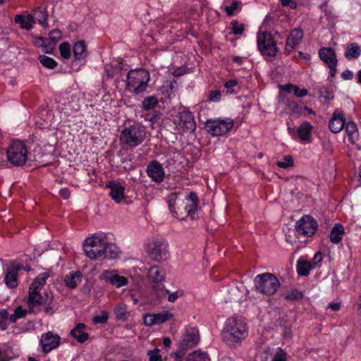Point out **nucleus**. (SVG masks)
Wrapping results in <instances>:
<instances>
[{"label": "nucleus", "instance_id": "nucleus-21", "mask_svg": "<svg viewBox=\"0 0 361 361\" xmlns=\"http://www.w3.org/2000/svg\"><path fill=\"white\" fill-rule=\"evenodd\" d=\"M303 37L302 30L296 28L291 31L286 39V50L288 52L293 51L299 45Z\"/></svg>", "mask_w": 361, "mask_h": 361}, {"label": "nucleus", "instance_id": "nucleus-52", "mask_svg": "<svg viewBox=\"0 0 361 361\" xmlns=\"http://www.w3.org/2000/svg\"><path fill=\"white\" fill-rule=\"evenodd\" d=\"M293 94L298 97H303L307 95V92L305 89H300L299 87L294 85Z\"/></svg>", "mask_w": 361, "mask_h": 361}, {"label": "nucleus", "instance_id": "nucleus-41", "mask_svg": "<svg viewBox=\"0 0 361 361\" xmlns=\"http://www.w3.org/2000/svg\"><path fill=\"white\" fill-rule=\"evenodd\" d=\"M164 293L168 294V300L171 302H175L178 298L183 295L182 290H177L173 293H170L168 290H163V293L159 295V296H164Z\"/></svg>", "mask_w": 361, "mask_h": 361}, {"label": "nucleus", "instance_id": "nucleus-10", "mask_svg": "<svg viewBox=\"0 0 361 361\" xmlns=\"http://www.w3.org/2000/svg\"><path fill=\"white\" fill-rule=\"evenodd\" d=\"M233 121L231 118L209 119L205 123V129L212 136H222L226 135L233 128Z\"/></svg>", "mask_w": 361, "mask_h": 361}, {"label": "nucleus", "instance_id": "nucleus-54", "mask_svg": "<svg viewBox=\"0 0 361 361\" xmlns=\"http://www.w3.org/2000/svg\"><path fill=\"white\" fill-rule=\"evenodd\" d=\"M8 267L10 269H11L13 271L14 270L16 274H18V272L19 271H20V270L24 269V266L22 264L16 263V262H13L11 264H10Z\"/></svg>", "mask_w": 361, "mask_h": 361}, {"label": "nucleus", "instance_id": "nucleus-38", "mask_svg": "<svg viewBox=\"0 0 361 361\" xmlns=\"http://www.w3.org/2000/svg\"><path fill=\"white\" fill-rule=\"evenodd\" d=\"M158 104V99L154 96L147 97L142 102V107L145 110H149L155 107Z\"/></svg>", "mask_w": 361, "mask_h": 361}, {"label": "nucleus", "instance_id": "nucleus-40", "mask_svg": "<svg viewBox=\"0 0 361 361\" xmlns=\"http://www.w3.org/2000/svg\"><path fill=\"white\" fill-rule=\"evenodd\" d=\"M9 313L5 309H0V328L1 330L7 329V320H8Z\"/></svg>", "mask_w": 361, "mask_h": 361}, {"label": "nucleus", "instance_id": "nucleus-51", "mask_svg": "<svg viewBox=\"0 0 361 361\" xmlns=\"http://www.w3.org/2000/svg\"><path fill=\"white\" fill-rule=\"evenodd\" d=\"M238 82L235 80H231L227 81L224 86L226 89V92L229 94H232L235 91V87H237Z\"/></svg>", "mask_w": 361, "mask_h": 361}, {"label": "nucleus", "instance_id": "nucleus-1", "mask_svg": "<svg viewBox=\"0 0 361 361\" xmlns=\"http://www.w3.org/2000/svg\"><path fill=\"white\" fill-rule=\"evenodd\" d=\"M110 234L103 232L94 233L85 238L83 250L91 259L102 260L116 259L118 257V247L110 241Z\"/></svg>", "mask_w": 361, "mask_h": 361}, {"label": "nucleus", "instance_id": "nucleus-59", "mask_svg": "<svg viewBox=\"0 0 361 361\" xmlns=\"http://www.w3.org/2000/svg\"><path fill=\"white\" fill-rule=\"evenodd\" d=\"M293 87H294V85H290V84H286V85L280 86L281 90H283L288 93L293 92Z\"/></svg>", "mask_w": 361, "mask_h": 361}, {"label": "nucleus", "instance_id": "nucleus-61", "mask_svg": "<svg viewBox=\"0 0 361 361\" xmlns=\"http://www.w3.org/2000/svg\"><path fill=\"white\" fill-rule=\"evenodd\" d=\"M300 114L303 115L314 114V112L307 106L300 107Z\"/></svg>", "mask_w": 361, "mask_h": 361}, {"label": "nucleus", "instance_id": "nucleus-19", "mask_svg": "<svg viewBox=\"0 0 361 361\" xmlns=\"http://www.w3.org/2000/svg\"><path fill=\"white\" fill-rule=\"evenodd\" d=\"M200 340L199 333L197 329L192 328L187 330L180 340V345L183 349L195 346Z\"/></svg>", "mask_w": 361, "mask_h": 361}, {"label": "nucleus", "instance_id": "nucleus-18", "mask_svg": "<svg viewBox=\"0 0 361 361\" xmlns=\"http://www.w3.org/2000/svg\"><path fill=\"white\" fill-rule=\"evenodd\" d=\"M110 189L109 195L117 203H120L125 197V187L120 182L111 180L106 185Z\"/></svg>", "mask_w": 361, "mask_h": 361}, {"label": "nucleus", "instance_id": "nucleus-46", "mask_svg": "<svg viewBox=\"0 0 361 361\" xmlns=\"http://www.w3.org/2000/svg\"><path fill=\"white\" fill-rule=\"evenodd\" d=\"M61 37V32L59 29H54L49 32V40H50L49 44H56Z\"/></svg>", "mask_w": 361, "mask_h": 361}, {"label": "nucleus", "instance_id": "nucleus-20", "mask_svg": "<svg viewBox=\"0 0 361 361\" xmlns=\"http://www.w3.org/2000/svg\"><path fill=\"white\" fill-rule=\"evenodd\" d=\"M345 123L344 114L341 111L336 109L329 123L330 130L334 133H337L344 128Z\"/></svg>", "mask_w": 361, "mask_h": 361}, {"label": "nucleus", "instance_id": "nucleus-26", "mask_svg": "<svg viewBox=\"0 0 361 361\" xmlns=\"http://www.w3.org/2000/svg\"><path fill=\"white\" fill-rule=\"evenodd\" d=\"M148 277L155 283H159L164 280L165 272L157 266H153L148 271Z\"/></svg>", "mask_w": 361, "mask_h": 361}, {"label": "nucleus", "instance_id": "nucleus-45", "mask_svg": "<svg viewBox=\"0 0 361 361\" xmlns=\"http://www.w3.org/2000/svg\"><path fill=\"white\" fill-rule=\"evenodd\" d=\"M286 360H287L286 353L283 350H282L281 348H278L272 357V361H286Z\"/></svg>", "mask_w": 361, "mask_h": 361}, {"label": "nucleus", "instance_id": "nucleus-43", "mask_svg": "<svg viewBox=\"0 0 361 361\" xmlns=\"http://www.w3.org/2000/svg\"><path fill=\"white\" fill-rule=\"evenodd\" d=\"M231 32L235 35L242 34L244 31V25L238 21L233 20L231 26Z\"/></svg>", "mask_w": 361, "mask_h": 361}, {"label": "nucleus", "instance_id": "nucleus-3", "mask_svg": "<svg viewBox=\"0 0 361 361\" xmlns=\"http://www.w3.org/2000/svg\"><path fill=\"white\" fill-rule=\"evenodd\" d=\"M185 202L181 200L178 195L176 193L170 194L167 197L168 206L173 216L178 219L180 214H182V210H184L188 215L195 213L198 207V197L195 192H190L185 198Z\"/></svg>", "mask_w": 361, "mask_h": 361}, {"label": "nucleus", "instance_id": "nucleus-30", "mask_svg": "<svg viewBox=\"0 0 361 361\" xmlns=\"http://www.w3.org/2000/svg\"><path fill=\"white\" fill-rule=\"evenodd\" d=\"M344 228L341 224H336L330 233V240L332 243L338 244L343 238Z\"/></svg>", "mask_w": 361, "mask_h": 361}, {"label": "nucleus", "instance_id": "nucleus-14", "mask_svg": "<svg viewBox=\"0 0 361 361\" xmlns=\"http://www.w3.org/2000/svg\"><path fill=\"white\" fill-rule=\"evenodd\" d=\"M100 279L116 288L124 286L128 283V279L119 275L116 270H104L100 275Z\"/></svg>", "mask_w": 361, "mask_h": 361}, {"label": "nucleus", "instance_id": "nucleus-63", "mask_svg": "<svg viewBox=\"0 0 361 361\" xmlns=\"http://www.w3.org/2000/svg\"><path fill=\"white\" fill-rule=\"evenodd\" d=\"M329 307L331 308L333 311H338L341 308L340 302L330 303L329 305Z\"/></svg>", "mask_w": 361, "mask_h": 361}, {"label": "nucleus", "instance_id": "nucleus-8", "mask_svg": "<svg viewBox=\"0 0 361 361\" xmlns=\"http://www.w3.org/2000/svg\"><path fill=\"white\" fill-rule=\"evenodd\" d=\"M7 159L13 165L20 166L25 164L27 159V149L26 145L20 140L12 142L6 151Z\"/></svg>", "mask_w": 361, "mask_h": 361}, {"label": "nucleus", "instance_id": "nucleus-57", "mask_svg": "<svg viewBox=\"0 0 361 361\" xmlns=\"http://www.w3.org/2000/svg\"><path fill=\"white\" fill-rule=\"evenodd\" d=\"M56 65L57 63L54 59L47 56V68L53 69Z\"/></svg>", "mask_w": 361, "mask_h": 361}, {"label": "nucleus", "instance_id": "nucleus-58", "mask_svg": "<svg viewBox=\"0 0 361 361\" xmlns=\"http://www.w3.org/2000/svg\"><path fill=\"white\" fill-rule=\"evenodd\" d=\"M283 6H290L291 8H296V3L293 0H281Z\"/></svg>", "mask_w": 361, "mask_h": 361}, {"label": "nucleus", "instance_id": "nucleus-49", "mask_svg": "<svg viewBox=\"0 0 361 361\" xmlns=\"http://www.w3.org/2000/svg\"><path fill=\"white\" fill-rule=\"evenodd\" d=\"M221 94L218 90L211 91L209 94L207 101L210 102H217L221 99Z\"/></svg>", "mask_w": 361, "mask_h": 361}, {"label": "nucleus", "instance_id": "nucleus-33", "mask_svg": "<svg viewBox=\"0 0 361 361\" xmlns=\"http://www.w3.org/2000/svg\"><path fill=\"white\" fill-rule=\"evenodd\" d=\"M360 54L361 49L357 44L351 43L347 46L345 55L348 59H357Z\"/></svg>", "mask_w": 361, "mask_h": 361}, {"label": "nucleus", "instance_id": "nucleus-42", "mask_svg": "<svg viewBox=\"0 0 361 361\" xmlns=\"http://www.w3.org/2000/svg\"><path fill=\"white\" fill-rule=\"evenodd\" d=\"M276 164L281 169H286L293 165V159L291 156L287 155L283 160L277 161Z\"/></svg>", "mask_w": 361, "mask_h": 361}, {"label": "nucleus", "instance_id": "nucleus-13", "mask_svg": "<svg viewBox=\"0 0 361 361\" xmlns=\"http://www.w3.org/2000/svg\"><path fill=\"white\" fill-rule=\"evenodd\" d=\"M73 51L74 59L71 68L73 71H78L86 61L87 51L85 43L81 41L76 42L73 46Z\"/></svg>", "mask_w": 361, "mask_h": 361}, {"label": "nucleus", "instance_id": "nucleus-60", "mask_svg": "<svg viewBox=\"0 0 361 361\" xmlns=\"http://www.w3.org/2000/svg\"><path fill=\"white\" fill-rule=\"evenodd\" d=\"M341 75L344 80H350L353 77V73L350 70H345L342 73Z\"/></svg>", "mask_w": 361, "mask_h": 361}, {"label": "nucleus", "instance_id": "nucleus-56", "mask_svg": "<svg viewBox=\"0 0 361 361\" xmlns=\"http://www.w3.org/2000/svg\"><path fill=\"white\" fill-rule=\"evenodd\" d=\"M33 43L35 46L39 47H44L45 45V40L42 37H35L33 40Z\"/></svg>", "mask_w": 361, "mask_h": 361}, {"label": "nucleus", "instance_id": "nucleus-6", "mask_svg": "<svg viewBox=\"0 0 361 361\" xmlns=\"http://www.w3.org/2000/svg\"><path fill=\"white\" fill-rule=\"evenodd\" d=\"M45 283V274H41L31 283L29 288V295L26 299L30 312L38 311L43 304V298L40 293Z\"/></svg>", "mask_w": 361, "mask_h": 361}, {"label": "nucleus", "instance_id": "nucleus-53", "mask_svg": "<svg viewBox=\"0 0 361 361\" xmlns=\"http://www.w3.org/2000/svg\"><path fill=\"white\" fill-rule=\"evenodd\" d=\"M10 359L8 350L0 348V361H8Z\"/></svg>", "mask_w": 361, "mask_h": 361}, {"label": "nucleus", "instance_id": "nucleus-2", "mask_svg": "<svg viewBox=\"0 0 361 361\" xmlns=\"http://www.w3.org/2000/svg\"><path fill=\"white\" fill-rule=\"evenodd\" d=\"M248 335V326L243 317H231L224 324L221 336L229 345L240 343Z\"/></svg>", "mask_w": 361, "mask_h": 361}, {"label": "nucleus", "instance_id": "nucleus-15", "mask_svg": "<svg viewBox=\"0 0 361 361\" xmlns=\"http://www.w3.org/2000/svg\"><path fill=\"white\" fill-rule=\"evenodd\" d=\"M173 314L169 311H162L156 314H146L143 322L146 326L159 325L172 319Z\"/></svg>", "mask_w": 361, "mask_h": 361}, {"label": "nucleus", "instance_id": "nucleus-37", "mask_svg": "<svg viewBox=\"0 0 361 361\" xmlns=\"http://www.w3.org/2000/svg\"><path fill=\"white\" fill-rule=\"evenodd\" d=\"M27 313V310L23 309L22 306H18L14 310V312L9 314L8 320L11 323L14 324L18 319L25 317Z\"/></svg>", "mask_w": 361, "mask_h": 361}, {"label": "nucleus", "instance_id": "nucleus-27", "mask_svg": "<svg viewBox=\"0 0 361 361\" xmlns=\"http://www.w3.org/2000/svg\"><path fill=\"white\" fill-rule=\"evenodd\" d=\"M85 325L82 323L78 324L71 332V334L78 342L82 343L88 339V334L84 332Z\"/></svg>", "mask_w": 361, "mask_h": 361}, {"label": "nucleus", "instance_id": "nucleus-39", "mask_svg": "<svg viewBox=\"0 0 361 361\" xmlns=\"http://www.w3.org/2000/svg\"><path fill=\"white\" fill-rule=\"evenodd\" d=\"M59 51L63 59H68L71 55V45L67 42L61 43L59 46Z\"/></svg>", "mask_w": 361, "mask_h": 361}, {"label": "nucleus", "instance_id": "nucleus-36", "mask_svg": "<svg viewBox=\"0 0 361 361\" xmlns=\"http://www.w3.org/2000/svg\"><path fill=\"white\" fill-rule=\"evenodd\" d=\"M31 18L33 23H38L44 25L45 24V9L38 8L34 10L31 14Z\"/></svg>", "mask_w": 361, "mask_h": 361}, {"label": "nucleus", "instance_id": "nucleus-9", "mask_svg": "<svg viewBox=\"0 0 361 361\" xmlns=\"http://www.w3.org/2000/svg\"><path fill=\"white\" fill-rule=\"evenodd\" d=\"M145 249L152 260L160 262L166 257L168 244L161 239L152 238L145 243Z\"/></svg>", "mask_w": 361, "mask_h": 361}, {"label": "nucleus", "instance_id": "nucleus-44", "mask_svg": "<svg viewBox=\"0 0 361 361\" xmlns=\"http://www.w3.org/2000/svg\"><path fill=\"white\" fill-rule=\"evenodd\" d=\"M109 319V314L106 311H102L100 314L93 317L94 324H105Z\"/></svg>", "mask_w": 361, "mask_h": 361}, {"label": "nucleus", "instance_id": "nucleus-31", "mask_svg": "<svg viewBox=\"0 0 361 361\" xmlns=\"http://www.w3.org/2000/svg\"><path fill=\"white\" fill-rule=\"evenodd\" d=\"M61 338L58 334L51 332L47 333V353L57 348L60 343Z\"/></svg>", "mask_w": 361, "mask_h": 361}, {"label": "nucleus", "instance_id": "nucleus-12", "mask_svg": "<svg viewBox=\"0 0 361 361\" xmlns=\"http://www.w3.org/2000/svg\"><path fill=\"white\" fill-rule=\"evenodd\" d=\"M317 221L309 215H304L295 224V229L299 235L312 236L317 230Z\"/></svg>", "mask_w": 361, "mask_h": 361}, {"label": "nucleus", "instance_id": "nucleus-22", "mask_svg": "<svg viewBox=\"0 0 361 361\" xmlns=\"http://www.w3.org/2000/svg\"><path fill=\"white\" fill-rule=\"evenodd\" d=\"M320 59L328 65L333 66L337 65V59L334 50L331 48L323 47L319 51Z\"/></svg>", "mask_w": 361, "mask_h": 361}, {"label": "nucleus", "instance_id": "nucleus-7", "mask_svg": "<svg viewBox=\"0 0 361 361\" xmlns=\"http://www.w3.org/2000/svg\"><path fill=\"white\" fill-rule=\"evenodd\" d=\"M254 282L256 289L267 295L274 294L280 286L279 279L270 273L257 275Z\"/></svg>", "mask_w": 361, "mask_h": 361}, {"label": "nucleus", "instance_id": "nucleus-28", "mask_svg": "<svg viewBox=\"0 0 361 361\" xmlns=\"http://www.w3.org/2000/svg\"><path fill=\"white\" fill-rule=\"evenodd\" d=\"M14 21L16 23L19 24L21 28L25 30H30L33 24L30 14L26 16L18 14L15 16Z\"/></svg>", "mask_w": 361, "mask_h": 361}, {"label": "nucleus", "instance_id": "nucleus-62", "mask_svg": "<svg viewBox=\"0 0 361 361\" xmlns=\"http://www.w3.org/2000/svg\"><path fill=\"white\" fill-rule=\"evenodd\" d=\"M59 193L64 199H68L70 196V192L67 188L61 189Z\"/></svg>", "mask_w": 361, "mask_h": 361}, {"label": "nucleus", "instance_id": "nucleus-55", "mask_svg": "<svg viewBox=\"0 0 361 361\" xmlns=\"http://www.w3.org/2000/svg\"><path fill=\"white\" fill-rule=\"evenodd\" d=\"M322 254L320 252H317L314 255L312 262V265L314 266V268L319 265V264L322 262Z\"/></svg>", "mask_w": 361, "mask_h": 361}, {"label": "nucleus", "instance_id": "nucleus-5", "mask_svg": "<svg viewBox=\"0 0 361 361\" xmlns=\"http://www.w3.org/2000/svg\"><path fill=\"white\" fill-rule=\"evenodd\" d=\"M147 131L145 127L135 123L124 128L120 135V142L123 146L135 148L145 140Z\"/></svg>", "mask_w": 361, "mask_h": 361}, {"label": "nucleus", "instance_id": "nucleus-29", "mask_svg": "<svg viewBox=\"0 0 361 361\" xmlns=\"http://www.w3.org/2000/svg\"><path fill=\"white\" fill-rule=\"evenodd\" d=\"M314 268L312 262L300 259L297 262V271L299 275L307 276Z\"/></svg>", "mask_w": 361, "mask_h": 361}, {"label": "nucleus", "instance_id": "nucleus-17", "mask_svg": "<svg viewBox=\"0 0 361 361\" xmlns=\"http://www.w3.org/2000/svg\"><path fill=\"white\" fill-rule=\"evenodd\" d=\"M178 124L181 126L184 130L194 131L196 128V123L192 114L187 110L183 109L178 112Z\"/></svg>", "mask_w": 361, "mask_h": 361}, {"label": "nucleus", "instance_id": "nucleus-23", "mask_svg": "<svg viewBox=\"0 0 361 361\" xmlns=\"http://www.w3.org/2000/svg\"><path fill=\"white\" fill-rule=\"evenodd\" d=\"M312 128L313 126L309 122L302 123L297 130L299 139L301 141L310 142Z\"/></svg>", "mask_w": 361, "mask_h": 361}, {"label": "nucleus", "instance_id": "nucleus-64", "mask_svg": "<svg viewBox=\"0 0 361 361\" xmlns=\"http://www.w3.org/2000/svg\"><path fill=\"white\" fill-rule=\"evenodd\" d=\"M233 61L238 65L240 66L243 63V58L240 56H234L233 58Z\"/></svg>", "mask_w": 361, "mask_h": 361}, {"label": "nucleus", "instance_id": "nucleus-47", "mask_svg": "<svg viewBox=\"0 0 361 361\" xmlns=\"http://www.w3.org/2000/svg\"><path fill=\"white\" fill-rule=\"evenodd\" d=\"M302 296L303 295L300 291L294 289L288 292L285 295V298L290 300H295L302 298Z\"/></svg>", "mask_w": 361, "mask_h": 361}, {"label": "nucleus", "instance_id": "nucleus-24", "mask_svg": "<svg viewBox=\"0 0 361 361\" xmlns=\"http://www.w3.org/2000/svg\"><path fill=\"white\" fill-rule=\"evenodd\" d=\"M346 138L353 145L357 144L359 140V133L356 124L353 122H348L345 125Z\"/></svg>", "mask_w": 361, "mask_h": 361}, {"label": "nucleus", "instance_id": "nucleus-35", "mask_svg": "<svg viewBox=\"0 0 361 361\" xmlns=\"http://www.w3.org/2000/svg\"><path fill=\"white\" fill-rule=\"evenodd\" d=\"M186 361H210V358L207 353L195 350L188 355Z\"/></svg>", "mask_w": 361, "mask_h": 361}, {"label": "nucleus", "instance_id": "nucleus-4", "mask_svg": "<svg viewBox=\"0 0 361 361\" xmlns=\"http://www.w3.org/2000/svg\"><path fill=\"white\" fill-rule=\"evenodd\" d=\"M149 80V73L146 69L131 70L126 78L127 89L135 94H142L146 91Z\"/></svg>", "mask_w": 361, "mask_h": 361}, {"label": "nucleus", "instance_id": "nucleus-32", "mask_svg": "<svg viewBox=\"0 0 361 361\" xmlns=\"http://www.w3.org/2000/svg\"><path fill=\"white\" fill-rule=\"evenodd\" d=\"M17 274L15 271L10 269L8 267H7L6 274L5 276V283L6 285L10 288H14L18 286V279Z\"/></svg>", "mask_w": 361, "mask_h": 361}, {"label": "nucleus", "instance_id": "nucleus-11", "mask_svg": "<svg viewBox=\"0 0 361 361\" xmlns=\"http://www.w3.org/2000/svg\"><path fill=\"white\" fill-rule=\"evenodd\" d=\"M258 49L263 55L274 56L278 52L276 42L269 32H259L257 33Z\"/></svg>", "mask_w": 361, "mask_h": 361}, {"label": "nucleus", "instance_id": "nucleus-34", "mask_svg": "<svg viewBox=\"0 0 361 361\" xmlns=\"http://www.w3.org/2000/svg\"><path fill=\"white\" fill-rule=\"evenodd\" d=\"M114 312L118 320L126 321L128 318V307L126 304L120 303L114 307Z\"/></svg>", "mask_w": 361, "mask_h": 361}, {"label": "nucleus", "instance_id": "nucleus-50", "mask_svg": "<svg viewBox=\"0 0 361 361\" xmlns=\"http://www.w3.org/2000/svg\"><path fill=\"white\" fill-rule=\"evenodd\" d=\"M238 1H233L231 6H225L224 9L226 14L229 16H233L234 12L238 9L239 6Z\"/></svg>", "mask_w": 361, "mask_h": 361}, {"label": "nucleus", "instance_id": "nucleus-48", "mask_svg": "<svg viewBox=\"0 0 361 361\" xmlns=\"http://www.w3.org/2000/svg\"><path fill=\"white\" fill-rule=\"evenodd\" d=\"M147 355L149 356V361H162V357L158 348L149 350L147 352Z\"/></svg>", "mask_w": 361, "mask_h": 361}, {"label": "nucleus", "instance_id": "nucleus-16", "mask_svg": "<svg viewBox=\"0 0 361 361\" xmlns=\"http://www.w3.org/2000/svg\"><path fill=\"white\" fill-rule=\"evenodd\" d=\"M146 171L152 180L159 183L164 180L165 172L162 165L157 161H151L147 165Z\"/></svg>", "mask_w": 361, "mask_h": 361}, {"label": "nucleus", "instance_id": "nucleus-25", "mask_svg": "<svg viewBox=\"0 0 361 361\" xmlns=\"http://www.w3.org/2000/svg\"><path fill=\"white\" fill-rule=\"evenodd\" d=\"M82 276L81 272L78 271H71L65 276L64 283L68 288H75L81 282Z\"/></svg>", "mask_w": 361, "mask_h": 361}]
</instances>
